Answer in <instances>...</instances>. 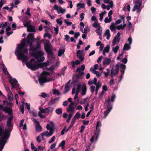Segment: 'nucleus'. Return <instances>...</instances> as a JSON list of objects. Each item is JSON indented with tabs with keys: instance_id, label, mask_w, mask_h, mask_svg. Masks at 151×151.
Here are the masks:
<instances>
[{
	"instance_id": "dca6fc26",
	"label": "nucleus",
	"mask_w": 151,
	"mask_h": 151,
	"mask_svg": "<svg viewBox=\"0 0 151 151\" xmlns=\"http://www.w3.org/2000/svg\"><path fill=\"white\" fill-rule=\"evenodd\" d=\"M65 48L64 47H61L58 52V55L59 56H61L65 52Z\"/></svg>"
},
{
	"instance_id": "4c0bfd02",
	"label": "nucleus",
	"mask_w": 151,
	"mask_h": 151,
	"mask_svg": "<svg viewBox=\"0 0 151 151\" xmlns=\"http://www.w3.org/2000/svg\"><path fill=\"white\" fill-rule=\"evenodd\" d=\"M119 48V47L118 46H116L115 47H113L112 50L113 52H114V53H117Z\"/></svg>"
},
{
	"instance_id": "ea45409f",
	"label": "nucleus",
	"mask_w": 151,
	"mask_h": 151,
	"mask_svg": "<svg viewBox=\"0 0 151 151\" xmlns=\"http://www.w3.org/2000/svg\"><path fill=\"white\" fill-rule=\"evenodd\" d=\"M73 115V113H70V114H69L68 117V119H66V122L67 123H69L70 122V119H71Z\"/></svg>"
},
{
	"instance_id": "5701e85b",
	"label": "nucleus",
	"mask_w": 151,
	"mask_h": 151,
	"mask_svg": "<svg viewBox=\"0 0 151 151\" xmlns=\"http://www.w3.org/2000/svg\"><path fill=\"white\" fill-rule=\"evenodd\" d=\"M116 74V71L115 69L113 68H112L111 70V77L113 78L116 75L118 74Z\"/></svg>"
},
{
	"instance_id": "39448f33",
	"label": "nucleus",
	"mask_w": 151,
	"mask_h": 151,
	"mask_svg": "<svg viewBox=\"0 0 151 151\" xmlns=\"http://www.w3.org/2000/svg\"><path fill=\"white\" fill-rule=\"evenodd\" d=\"M45 49L47 54V56L49 60H51L53 58V53L52 49L50 45L48 44L45 45Z\"/></svg>"
},
{
	"instance_id": "c85d7f7f",
	"label": "nucleus",
	"mask_w": 151,
	"mask_h": 151,
	"mask_svg": "<svg viewBox=\"0 0 151 151\" xmlns=\"http://www.w3.org/2000/svg\"><path fill=\"white\" fill-rule=\"evenodd\" d=\"M49 65V63L45 62L39 64L40 68L47 67Z\"/></svg>"
},
{
	"instance_id": "9d476101",
	"label": "nucleus",
	"mask_w": 151,
	"mask_h": 151,
	"mask_svg": "<svg viewBox=\"0 0 151 151\" xmlns=\"http://www.w3.org/2000/svg\"><path fill=\"white\" fill-rule=\"evenodd\" d=\"M38 81L41 85H43V83L47 82V78L42 75L38 79Z\"/></svg>"
},
{
	"instance_id": "2eb2a0df",
	"label": "nucleus",
	"mask_w": 151,
	"mask_h": 151,
	"mask_svg": "<svg viewBox=\"0 0 151 151\" xmlns=\"http://www.w3.org/2000/svg\"><path fill=\"white\" fill-rule=\"evenodd\" d=\"M13 117L11 116L8 119L7 121V126L8 127H11L12 126V122L13 120Z\"/></svg>"
},
{
	"instance_id": "c9c22d12",
	"label": "nucleus",
	"mask_w": 151,
	"mask_h": 151,
	"mask_svg": "<svg viewBox=\"0 0 151 151\" xmlns=\"http://www.w3.org/2000/svg\"><path fill=\"white\" fill-rule=\"evenodd\" d=\"M93 27L96 28L99 27L100 26V24L98 23L97 21H95L93 24Z\"/></svg>"
},
{
	"instance_id": "774afa93",
	"label": "nucleus",
	"mask_w": 151,
	"mask_h": 151,
	"mask_svg": "<svg viewBox=\"0 0 151 151\" xmlns=\"http://www.w3.org/2000/svg\"><path fill=\"white\" fill-rule=\"evenodd\" d=\"M44 150V147H41L40 146H39L38 147V151H43Z\"/></svg>"
},
{
	"instance_id": "37998d69",
	"label": "nucleus",
	"mask_w": 151,
	"mask_h": 151,
	"mask_svg": "<svg viewBox=\"0 0 151 151\" xmlns=\"http://www.w3.org/2000/svg\"><path fill=\"white\" fill-rule=\"evenodd\" d=\"M70 90L69 87L67 85L65 86V91L64 92V93H66L69 91Z\"/></svg>"
},
{
	"instance_id": "4468645a",
	"label": "nucleus",
	"mask_w": 151,
	"mask_h": 151,
	"mask_svg": "<svg viewBox=\"0 0 151 151\" xmlns=\"http://www.w3.org/2000/svg\"><path fill=\"white\" fill-rule=\"evenodd\" d=\"M44 54L42 51H37L34 54V56L36 59H38L40 57L42 56Z\"/></svg>"
},
{
	"instance_id": "a18cd8bd",
	"label": "nucleus",
	"mask_w": 151,
	"mask_h": 151,
	"mask_svg": "<svg viewBox=\"0 0 151 151\" xmlns=\"http://www.w3.org/2000/svg\"><path fill=\"white\" fill-rule=\"evenodd\" d=\"M7 23L5 22L4 24L3 23H1L0 24V28H3L7 26Z\"/></svg>"
},
{
	"instance_id": "09e8293b",
	"label": "nucleus",
	"mask_w": 151,
	"mask_h": 151,
	"mask_svg": "<svg viewBox=\"0 0 151 151\" xmlns=\"http://www.w3.org/2000/svg\"><path fill=\"white\" fill-rule=\"evenodd\" d=\"M46 128L47 130H53V129L52 127H50V125L48 124H47L46 126Z\"/></svg>"
},
{
	"instance_id": "72a5a7b5",
	"label": "nucleus",
	"mask_w": 151,
	"mask_h": 151,
	"mask_svg": "<svg viewBox=\"0 0 151 151\" xmlns=\"http://www.w3.org/2000/svg\"><path fill=\"white\" fill-rule=\"evenodd\" d=\"M81 85L79 84L77 86V90L75 92V93L78 94L81 91Z\"/></svg>"
},
{
	"instance_id": "603ef678",
	"label": "nucleus",
	"mask_w": 151,
	"mask_h": 151,
	"mask_svg": "<svg viewBox=\"0 0 151 151\" xmlns=\"http://www.w3.org/2000/svg\"><path fill=\"white\" fill-rule=\"evenodd\" d=\"M74 116L77 119H78L81 116V114L77 112Z\"/></svg>"
},
{
	"instance_id": "20e7f679",
	"label": "nucleus",
	"mask_w": 151,
	"mask_h": 151,
	"mask_svg": "<svg viewBox=\"0 0 151 151\" xmlns=\"http://www.w3.org/2000/svg\"><path fill=\"white\" fill-rule=\"evenodd\" d=\"M134 4L135 5L132 8V11L134 12L137 10V13L139 14L142 9L141 8L142 4V0H136L135 1H134Z\"/></svg>"
},
{
	"instance_id": "1a4fd4ad",
	"label": "nucleus",
	"mask_w": 151,
	"mask_h": 151,
	"mask_svg": "<svg viewBox=\"0 0 151 151\" xmlns=\"http://www.w3.org/2000/svg\"><path fill=\"white\" fill-rule=\"evenodd\" d=\"M53 132L54 130H50V131L49 132L48 131H46L45 132L41 133L40 135L42 137V139H43V138L44 135L47 137H49L51 136L53 134Z\"/></svg>"
},
{
	"instance_id": "a19ab883",
	"label": "nucleus",
	"mask_w": 151,
	"mask_h": 151,
	"mask_svg": "<svg viewBox=\"0 0 151 151\" xmlns=\"http://www.w3.org/2000/svg\"><path fill=\"white\" fill-rule=\"evenodd\" d=\"M104 104L105 106H106V107L107 108L111 107V109H112V106L111 105V103L105 102Z\"/></svg>"
},
{
	"instance_id": "6e6552de",
	"label": "nucleus",
	"mask_w": 151,
	"mask_h": 151,
	"mask_svg": "<svg viewBox=\"0 0 151 151\" xmlns=\"http://www.w3.org/2000/svg\"><path fill=\"white\" fill-rule=\"evenodd\" d=\"M22 41V42L21 44H19L18 47V50L19 51L23 50L24 48L25 42H27V40H26L25 38L23 39Z\"/></svg>"
},
{
	"instance_id": "7c9ffc66",
	"label": "nucleus",
	"mask_w": 151,
	"mask_h": 151,
	"mask_svg": "<svg viewBox=\"0 0 151 151\" xmlns=\"http://www.w3.org/2000/svg\"><path fill=\"white\" fill-rule=\"evenodd\" d=\"M101 84L99 82H98V84L96 85L95 93L96 95L97 94L98 91L99 90V88L101 87Z\"/></svg>"
},
{
	"instance_id": "338daca9",
	"label": "nucleus",
	"mask_w": 151,
	"mask_h": 151,
	"mask_svg": "<svg viewBox=\"0 0 151 151\" xmlns=\"http://www.w3.org/2000/svg\"><path fill=\"white\" fill-rule=\"evenodd\" d=\"M93 73L96 74V76L97 77H99L101 76V74L98 71H94V72H93Z\"/></svg>"
},
{
	"instance_id": "2f4dec72",
	"label": "nucleus",
	"mask_w": 151,
	"mask_h": 151,
	"mask_svg": "<svg viewBox=\"0 0 151 151\" xmlns=\"http://www.w3.org/2000/svg\"><path fill=\"white\" fill-rule=\"evenodd\" d=\"M114 6V3L112 1H111V2L110 3L109 5H107L106 7V9L108 10H109L110 8H112Z\"/></svg>"
},
{
	"instance_id": "393cba45",
	"label": "nucleus",
	"mask_w": 151,
	"mask_h": 151,
	"mask_svg": "<svg viewBox=\"0 0 151 151\" xmlns=\"http://www.w3.org/2000/svg\"><path fill=\"white\" fill-rule=\"evenodd\" d=\"M115 26L116 25L113 22L111 23V25L110 27V29L111 31L114 32L116 30Z\"/></svg>"
},
{
	"instance_id": "bb28decb",
	"label": "nucleus",
	"mask_w": 151,
	"mask_h": 151,
	"mask_svg": "<svg viewBox=\"0 0 151 151\" xmlns=\"http://www.w3.org/2000/svg\"><path fill=\"white\" fill-rule=\"evenodd\" d=\"M53 110V108L52 107H49L45 108L46 112L47 113H49L50 112H52Z\"/></svg>"
},
{
	"instance_id": "0e129e2a",
	"label": "nucleus",
	"mask_w": 151,
	"mask_h": 151,
	"mask_svg": "<svg viewBox=\"0 0 151 151\" xmlns=\"http://www.w3.org/2000/svg\"><path fill=\"white\" fill-rule=\"evenodd\" d=\"M80 35V34L79 32H76L74 34V37L76 39H78V37Z\"/></svg>"
},
{
	"instance_id": "c756f323",
	"label": "nucleus",
	"mask_w": 151,
	"mask_h": 151,
	"mask_svg": "<svg viewBox=\"0 0 151 151\" xmlns=\"http://www.w3.org/2000/svg\"><path fill=\"white\" fill-rule=\"evenodd\" d=\"M102 31L101 27H99L96 30V32L97 34H98L99 36H101L102 34L101 32Z\"/></svg>"
},
{
	"instance_id": "a878e982",
	"label": "nucleus",
	"mask_w": 151,
	"mask_h": 151,
	"mask_svg": "<svg viewBox=\"0 0 151 151\" xmlns=\"http://www.w3.org/2000/svg\"><path fill=\"white\" fill-rule=\"evenodd\" d=\"M35 128L36 131L37 132H39L41 131L42 129V128L41 126L40 125V123L39 124L36 125Z\"/></svg>"
},
{
	"instance_id": "58836bf2",
	"label": "nucleus",
	"mask_w": 151,
	"mask_h": 151,
	"mask_svg": "<svg viewBox=\"0 0 151 151\" xmlns=\"http://www.w3.org/2000/svg\"><path fill=\"white\" fill-rule=\"evenodd\" d=\"M120 63H117L115 66L116 69L115 70L116 71V74H118L119 70V65Z\"/></svg>"
},
{
	"instance_id": "f3484780",
	"label": "nucleus",
	"mask_w": 151,
	"mask_h": 151,
	"mask_svg": "<svg viewBox=\"0 0 151 151\" xmlns=\"http://www.w3.org/2000/svg\"><path fill=\"white\" fill-rule=\"evenodd\" d=\"M111 60L110 59L105 58L103 62V64L104 65L107 66L111 63Z\"/></svg>"
},
{
	"instance_id": "79ce46f5",
	"label": "nucleus",
	"mask_w": 151,
	"mask_h": 151,
	"mask_svg": "<svg viewBox=\"0 0 151 151\" xmlns=\"http://www.w3.org/2000/svg\"><path fill=\"white\" fill-rule=\"evenodd\" d=\"M112 19L111 18H109L108 19L107 17H106L104 19V22L106 23H109L111 21Z\"/></svg>"
},
{
	"instance_id": "0eeeda50",
	"label": "nucleus",
	"mask_w": 151,
	"mask_h": 151,
	"mask_svg": "<svg viewBox=\"0 0 151 151\" xmlns=\"http://www.w3.org/2000/svg\"><path fill=\"white\" fill-rule=\"evenodd\" d=\"M77 56L78 58L81 61H83L84 58L85 54L83 50H78L76 52Z\"/></svg>"
},
{
	"instance_id": "5fc2aeb1",
	"label": "nucleus",
	"mask_w": 151,
	"mask_h": 151,
	"mask_svg": "<svg viewBox=\"0 0 151 151\" xmlns=\"http://www.w3.org/2000/svg\"><path fill=\"white\" fill-rule=\"evenodd\" d=\"M30 12V9L29 8H27V11H26L25 12V14L27 15H28L29 16H31V14Z\"/></svg>"
},
{
	"instance_id": "3c124183",
	"label": "nucleus",
	"mask_w": 151,
	"mask_h": 151,
	"mask_svg": "<svg viewBox=\"0 0 151 151\" xmlns=\"http://www.w3.org/2000/svg\"><path fill=\"white\" fill-rule=\"evenodd\" d=\"M74 110V108H68L67 109V111H69L70 112V113H73Z\"/></svg>"
},
{
	"instance_id": "6e6d98bb",
	"label": "nucleus",
	"mask_w": 151,
	"mask_h": 151,
	"mask_svg": "<svg viewBox=\"0 0 151 151\" xmlns=\"http://www.w3.org/2000/svg\"><path fill=\"white\" fill-rule=\"evenodd\" d=\"M56 22L58 24H59L60 25H61L62 24L63 21L61 20H60V19H57L56 20Z\"/></svg>"
},
{
	"instance_id": "69168bd1",
	"label": "nucleus",
	"mask_w": 151,
	"mask_h": 151,
	"mask_svg": "<svg viewBox=\"0 0 151 151\" xmlns=\"http://www.w3.org/2000/svg\"><path fill=\"white\" fill-rule=\"evenodd\" d=\"M37 61L38 62H42L45 60V58L44 57H41L40 59L38 58L37 59Z\"/></svg>"
},
{
	"instance_id": "49530a36",
	"label": "nucleus",
	"mask_w": 151,
	"mask_h": 151,
	"mask_svg": "<svg viewBox=\"0 0 151 151\" xmlns=\"http://www.w3.org/2000/svg\"><path fill=\"white\" fill-rule=\"evenodd\" d=\"M53 94H57L58 95H59L60 94V93L58 91V90L56 89H53Z\"/></svg>"
},
{
	"instance_id": "8fccbe9b",
	"label": "nucleus",
	"mask_w": 151,
	"mask_h": 151,
	"mask_svg": "<svg viewBox=\"0 0 151 151\" xmlns=\"http://www.w3.org/2000/svg\"><path fill=\"white\" fill-rule=\"evenodd\" d=\"M65 140L62 141L59 144V147H64L65 145Z\"/></svg>"
},
{
	"instance_id": "c03bdc74",
	"label": "nucleus",
	"mask_w": 151,
	"mask_h": 151,
	"mask_svg": "<svg viewBox=\"0 0 151 151\" xmlns=\"http://www.w3.org/2000/svg\"><path fill=\"white\" fill-rule=\"evenodd\" d=\"M77 6L78 7L80 6V8H81L83 9H84L85 8V5L84 4L81 3H78L77 5Z\"/></svg>"
},
{
	"instance_id": "13d9d810",
	"label": "nucleus",
	"mask_w": 151,
	"mask_h": 151,
	"mask_svg": "<svg viewBox=\"0 0 151 151\" xmlns=\"http://www.w3.org/2000/svg\"><path fill=\"white\" fill-rule=\"evenodd\" d=\"M55 136H53L52 137L51 139L49 141V143H51L53 142H54L55 140Z\"/></svg>"
},
{
	"instance_id": "aec40b11",
	"label": "nucleus",
	"mask_w": 151,
	"mask_h": 151,
	"mask_svg": "<svg viewBox=\"0 0 151 151\" xmlns=\"http://www.w3.org/2000/svg\"><path fill=\"white\" fill-rule=\"evenodd\" d=\"M120 40V37H117V36L115 37L114 38L113 40V44L114 45H115L116 42H117L119 43Z\"/></svg>"
},
{
	"instance_id": "f03ea898",
	"label": "nucleus",
	"mask_w": 151,
	"mask_h": 151,
	"mask_svg": "<svg viewBox=\"0 0 151 151\" xmlns=\"http://www.w3.org/2000/svg\"><path fill=\"white\" fill-rule=\"evenodd\" d=\"M9 130L5 129V131L4 132V137H0V151H2L5 145L7 139L10 136V133L12 130L11 128H9Z\"/></svg>"
},
{
	"instance_id": "6ab92c4d",
	"label": "nucleus",
	"mask_w": 151,
	"mask_h": 151,
	"mask_svg": "<svg viewBox=\"0 0 151 151\" xmlns=\"http://www.w3.org/2000/svg\"><path fill=\"white\" fill-rule=\"evenodd\" d=\"M87 91V88L86 85L83 84L82 86V89L81 94L82 95H84L86 94Z\"/></svg>"
},
{
	"instance_id": "864d4df0",
	"label": "nucleus",
	"mask_w": 151,
	"mask_h": 151,
	"mask_svg": "<svg viewBox=\"0 0 151 151\" xmlns=\"http://www.w3.org/2000/svg\"><path fill=\"white\" fill-rule=\"evenodd\" d=\"M44 37H47L49 38H50L51 37V35L50 34L48 33H45L44 35Z\"/></svg>"
},
{
	"instance_id": "f8f14e48",
	"label": "nucleus",
	"mask_w": 151,
	"mask_h": 151,
	"mask_svg": "<svg viewBox=\"0 0 151 151\" xmlns=\"http://www.w3.org/2000/svg\"><path fill=\"white\" fill-rule=\"evenodd\" d=\"M53 8L55 10H57L58 12H60L62 14H63L66 11L65 9H63L61 7L58 6L57 5H55Z\"/></svg>"
},
{
	"instance_id": "052dcab7",
	"label": "nucleus",
	"mask_w": 151,
	"mask_h": 151,
	"mask_svg": "<svg viewBox=\"0 0 151 151\" xmlns=\"http://www.w3.org/2000/svg\"><path fill=\"white\" fill-rule=\"evenodd\" d=\"M101 126V122H99L98 121L97 122V124H96V129H98V128H99V127H100Z\"/></svg>"
},
{
	"instance_id": "f257e3e1",
	"label": "nucleus",
	"mask_w": 151,
	"mask_h": 151,
	"mask_svg": "<svg viewBox=\"0 0 151 151\" xmlns=\"http://www.w3.org/2000/svg\"><path fill=\"white\" fill-rule=\"evenodd\" d=\"M34 36L33 34L30 33L27 36V43L28 46H30L29 50L31 51H36L41 47V43L40 42H36L37 46L34 47L33 45V42H34Z\"/></svg>"
},
{
	"instance_id": "f704fd0d",
	"label": "nucleus",
	"mask_w": 151,
	"mask_h": 151,
	"mask_svg": "<svg viewBox=\"0 0 151 151\" xmlns=\"http://www.w3.org/2000/svg\"><path fill=\"white\" fill-rule=\"evenodd\" d=\"M55 112L56 113L58 114H61L62 113V109L58 108L57 109L55 110Z\"/></svg>"
},
{
	"instance_id": "e433bc0d",
	"label": "nucleus",
	"mask_w": 151,
	"mask_h": 151,
	"mask_svg": "<svg viewBox=\"0 0 151 151\" xmlns=\"http://www.w3.org/2000/svg\"><path fill=\"white\" fill-rule=\"evenodd\" d=\"M110 49V46L109 45H107L104 48L103 51L104 52H105L106 53L109 52Z\"/></svg>"
},
{
	"instance_id": "7ed1b4c3",
	"label": "nucleus",
	"mask_w": 151,
	"mask_h": 151,
	"mask_svg": "<svg viewBox=\"0 0 151 151\" xmlns=\"http://www.w3.org/2000/svg\"><path fill=\"white\" fill-rule=\"evenodd\" d=\"M26 65L29 68L34 71L40 68L39 64L35 61L34 58L31 59L29 62L26 63Z\"/></svg>"
},
{
	"instance_id": "e2e57ef3",
	"label": "nucleus",
	"mask_w": 151,
	"mask_h": 151,
	"mask_svg": "<svg viewBox=\"0 0 151 151\" xmlns=\"http://www.w3.org/2000/svg\"><path fill=\"white\" fill-rule=\"evenodd\" d=\"M54 30L55 31V34L56 35H57L58 33V27H54Z\"/></svg>"
},
{
	"instance_id": "a211bd4d",
	"label": "nucleus",
	"mask_w": 151,
	"mask_h": 151,
	"mask_svg": "<svg viewBox=\"0 0 151 151\" xmlns=\"http://www.w3.org/2000/svg\"><path fill=\"white\" fill-rule=\"evenodd\" d=\"M27 30L29 32H35L36 31L35 27L32 25H29L27 28Z\"/></svg>"
},
{
	"instance_id": "412c9836",
	"label": "nucleus",
	"mask_w": 151,
	"mask_h": 151,
	"mask_svg": "<svg viewBox=\"0 0 151 151\" xmlns=\"http://www.w3.org/2000/svg\"><path fill=\"white\" fill-rule=\"evenodd\" d=\"M21 58L22 60L25 61H27L28 59V58L25 55H18V60H19Z\"/></svg>"
},
{
	"instance_id": "680f3d73",
	"label": "nucleus",
	"mask_w": 151,
	"mask_h": 151,
	"mask_svg": "<svg viewBox=\"0 0 151 151\" xmlns=\"http://www.w3.org/2000/svg\"><path fill=\"white\" fill-rule=\"evenodd\" d=\"M116 28L117 29H118L119 30H120V29H123V28L122 27V24H121L119 26H117Z\"/></svg>"
},
{
	"instance_id": "423d86ee",
	"label": "nucleus",
	"mask_w": 151,
	"mask_h": 151,
	"mask_svg": "<svg viewBox=\"0 0 151 151\" xmlns=\"http://www.w3.org/2000/svg\"><path fill=\"white\" fill-rule=\"evenodd\" d=\"M9 83L12 85V88L21 89V87L18 84V81L15 78H13L10 77L9 78Z\"/></svg>"
},
{
	"instance_id": "cd10ccee",
	"label": "nucleus",
	"mask_w": 151,
	"mask_h": 151,
	"mask_svg": "<svg viewBox=\"0 0 151 151\" xmlns=\"http://www.w3.org/2000/svg\"><path fill=\"white\" fill-rule=\"evenodd\" d=\"M111 107L110 108H107L106 110L104 111V117H106V116L109 113L110 111H111Z\"/></svg>"
},
{
	"instance_id": "4d7b16f0",
	"label": "nucleus",
	"mask_w": 151,
	"mask_h": 151,
	"mask_svg": "<svg viewBox=\"0 0 151 151\" xmlns=\"http://www.w3.org/2000/svg\"><path fill=\"white\" fill-rule=\"evenodd\" d=\"M95 86H91L90 87L91 91L92 93L94 92L95 90Z\"/></svg>"
},
{
	"instance_id": "de8ad7c7",
	"label": "nucleus",
	"mask_w": 151,
	"mask_h": 151,
	"mask_svg": "<svg viewBox=\"0 0 151 151\" xmlns=\"http://www.w3.org/2000/svg\"><path fill=\"white\" fill-rule=\"evenodd\" d=\"M84 73L83 72H82L81 73H78L77 75H76V76L77 78H80V76H82V75H84Z\"/></svg>"
},
{
	"instance_id": "bf43d9fd",
	"label": "nucleus",
	"mask_w": 151,
	"mask_h": 151,
	"mask_svg": "<svg viewBox=\"0 0 151 151\" xmlns=\"http://www.w3.org/2000/svg\"><path fill=\"white\" fill-rule=\"evenodd\" d=\"M113 11L112 10H110L108 13V16L109 18H111L112 19L111 15L112 14Z\"/></svg>"
},
{
	"instance_id": "ddd939ff",
	"label": "nucleus",
	"mask_w": 151,
	"mask_h": 151,
	"mask_svg": "<svg viewBox=\"0 0 151 151\" xmlns=\"http://www.w3.org/2000/svg\"><path fill=\"white\" fill-rule=\"evenodd\" d=\"M16 52H17V55H24V54L28 53V50L26 47L23 51H19L18 50H17Z\"/></svg>"
},
{
	"instance_id": "4be33fe9",
	"label": "nucleus",
	"mask_w": 151,
	"mask_h": 151,
	"mask_svg": "<svg viewBox=\"0 0 151 151\" xmlns=\"http://www.w3.org/2000/svg\"><path fill=\"white\" fill-rule=\"evenodd\" d=\"M59 99V98L58 97L55 98L54 99L51 100L50 101L48 104L49 106H51L53 104H55L56 100H58Z\"/></svg>"
},
{
	"instance_id": "b1692460",
	"label": "nucleus",
	"mask_w": 151,
	"mask_h": 151,
	"mask_svg": "<svg viewBox=\"0 0 151 151\" xmlns=\"http://www.w3.org/2000/svg\"><path fill=\"white\" fill-rule=\"evenodd\" d=\"M129 44H128L127 43L125 44L123 48V50L124 51L125 50H128L130 48V46Z\"/></svg>"
},
{
	"instance_id": "473e14b6",
	"label": "nucleus",
	"mask_w": 151,
	"mask_h": 151,
	"mask_svg": "<svg viewBox=\"0 0 151 151\" xmlns=\"http://www.w3.org/2000/svg\"><path fill=\"white\" fill-rule=\"evenodd\" d=\"M41 75H42L43 76H49L50 77H52V75H50V74L49 72L46 71H43L41 73Z\"/></svg>"
},
{
	"instance_id": "9b49d317",
	"label": "nucleus",
	"mask_w": 151,
	"mask_h": 151,
	"mask_svg": "<svg viewBox=\"0 0 151 151\" xmlns=\"http://www.w3.org/2000/svg\"><path fill=\"white\" fill-rule=\"evenodd\" d=\"M3 111L5 113H7L9 115L13 116V112L12 109L11 108L6 107H5Z\"/></svg>"
}]
</instances>
